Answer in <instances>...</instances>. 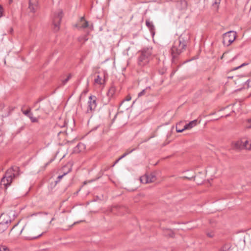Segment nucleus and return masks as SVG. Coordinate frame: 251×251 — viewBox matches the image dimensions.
<instances>
[{
    "mask_svg": "<svg viewBox=\"0 0 251 251\" xmlns=\"http://www.w3.org/2000/svg\"><path fill=\"white\" fill-rule=\"evenodd\" d=\"M115 92H116V88L114 86H112L109 88V89L107 93V95L109 99H110L114 96V95L115 93Z\"/></svg>",
    "mask_w": 251,
    "mask_h": 251,
    "instance_id": "nucleus-17",
    "label": "nucleus"
},
{
    "mask_svg": "<svg viewBox=\"0 0 251 251\" xmlns=\"http://www.w3.org/2000/svg\"><path fill=\"white\" fill-rule=\"evenodd\" d=\"M148 176H149V183L154 182L156 179L155 176L151 174V175Z\"/></svg>",
    "mask_w": 251,
    "mask_h": 251,
    "instance_id": "nucleus-24",
    "label": "nucleus"
},
{
    "mask_svg": "<svg viewBox=\"0 0 251 251\" xmlns=\"http://www.w3.org/2000/svg\"><path fill=\"white\" fill-rule=\"evenodd\" d=\"M146 25L149 28L152 36H153L155 34V27L153 23L150 21L149 19H147L146 20Z\"/></svg>",
    "mask_w": 251,
    "mask_h": 251,
    "instance_id": "nucleus-14",
    "label": "nucleus"
},
{
    "mask_svg": "<svg viewBox=\"0 0 251 251\" xmlns=\"http://www.w3.org/2000/svg\"><path fill=\"white\" fill-rule=\"evenodd\" d=\"M136 149L135 148H133L132 149H128L127 150L126 152H125V154H126V155H128L129 154H130V153H131L132 152H133V151H134L135 150H136Z\"/></svg>",
    "mask_w": 251,
    "mask_h": 251,
    "instance_id": "nucleus-28",
    "label": "nucleus"
},
{
    "mask_svg": "<svg viewBox=\"0 0 251 251\" xmlns=\"http://www.w3.org/2000/svg\"><path fill=\"white\" fill-rule=\"evenodd\" d=\"M236 33L230 31L224 33L223 35V43L224 46H229L235 39Z\"/></svg>",
    "mask_w": 251,
    "mask_h": 251,
    "instance_id": "nucleus-5",
    "label": "nucleus"
},
{
    "mask_svg": "<svg viewBox=\"0 0 251 251\" xmlns=\"http://www.w3.org/2000/svg\"><path fill=\"white\" fill-rule=\"evenodd\" d=\"M11 221L10 217L7 214L3 213L0 216V232L7 229Z\"/></svg>",
    "mask_w": 251,
    "mask_h": 251,
    "instance_id": "nucleus-6",
    "label": "nucleus"
},
{
    "mask_svg": "<svg viewBox=\"0 0 251 251\" xmlns=\"http://www.w3.org/2000/svg\"><path fill=\"white\" fill-rule=\"evenodd\" d=\"M97 98L95 96H90L89 97L88 108L91 110H94L97 106Z\"/></svg>",
    "mask_w": 251,
    "mask_h": 251,
    "instance_id": "nucleus-12",
    "label": "nucleus"
},
{
    "mask_svg": "<svg viewBox=\"0 0 251 251\" xmlns=\"http://www.w3.org/2000/svg\"><path fill=\"white\" fill-rule=\"evenodd\" d=\"M105 73L104 72L102 73L101 75H97L94 80L95 83L100 85L104 84L105 82Z\"/></svg>",
    "mask_w": 251,
    "mask_h": 251,
    "instance_id": "nucleus-13",
    "label": "nucleus"
},
{
    "mask_svg": "<svg viewBox=\"0 0 251 251\" xmlns=\"http://www.w3.org/2000/svg\"><path fill=\"white\" fill-rule=\"evenodd\" d=\"M80 22H83V23L80 26H78L77 25H76L75 26L78 27V28H85L88 27L89 23L85 19L84 16L80 18Z\"/></svg>",
    "mask_w": 251,
    "mask_h": 251,
    "instance_id": "nucleus-15",
    "label": "nucleus"
},
{
    "mask_svg": "<svg viewBox=\"0 0 251 251\" xmlns=\"http://www.w3.org/2000/svg\"><path fill=\"white\" fill-rule=\"evenodd\" d=\"M87 36L84 35L78 37V40L79 42L83 41L84 42L88 40Z\"/></svg>",
    "mask_w": 251,
    "mask_h": 251,
    "instance_id": "nucleus-23",
    "label": "nucleus"
},
{
    "mask_svg": "<svg viewBox=\"0 0 251 251\" xmlns=\"http://www.w3.org/2000/svg\"><path fill=\"white\" fill-rule=\"evenodd\" d=\"M2 135V132L0 130V136Z\"/></svg>",
    "mask_w": 251,
    "mask_h": 251,
    "instance_id": "nucleus-48",
    "label": "nucleus"
},
{
    "mask_svg": "<svg viewBox=\"0 0 251 251\" xmlns=\"http://www.w3.org/2000/svg\"><path fill=\"white\" fill-rule=\"evenodd\" d=\"M151 89L150 87H147L145 89L143 90L142 91H141L140 93H138V97H142L146 94H149L150 91Z\"/></svg>",
    "mask_w": 251,
    "mask_h": 251,
    "instance_id": "nucleus-18",
    "label": "nucleus"
},
{
    "mask_svg": "<svg viewBox=\"0 0 251 251\" xmlns=\"http://www.w3.org/2000/svg\"><path fill=\"white\" fill-rule=\"evenodd\" d=\"M231 247V246L230 244L226 243L220 249V251H228L230 249Z\"/></svg>",
    "mask_w": 251,
    "mask_h": 251,
    "instance_id": "nucleus-19",
    "label": "nucleus"
},
{
    "mask_svg": "<svg viewBox=\"0 0 251 251\" xmlns=\"http://www.w3.org/2000/svg\"><path fill=\"white\" fill-rule=\"evenodd\" d=\"M0 251H9V250L5 246H0Z\"/></svg>",
    "mask_w": 251,
    "mask_h": 251,
    "instance_id": "nucleus-29",
    "label": "nucleus"
},
{
    "mask_svg": "<svg viewBox=\"0 0 251 251\" xmlns=\"http://www.w3.org/2000/svg\"><path fill=\"white\" fill-rule=\"evenodd\" d=\"M3 14V8L1 5H0V18L2 16Z\"/></svg>",
    "mask_w": 251,
    "mask_h": 251,
    "instance_id": "nucleus-35",
    "label": "nucleus"
},
{
    "mask_svg": "<svg viewBox=\"0 0 251 251\" xmlns=\"http://www.w3.org/2000/svg\"><path fill=\"white\" fill-rule=\"evenodd\" d=\"M29 118L30 119L32 123H36L38 122V119L36 117H34L33 116L32 113L30 114V116L29 117Z\"/></svg>",
    "mask_w": 251,
    "mask_h": 251,
    "instance_id": "nucleus-25",
    "label": "nucleus"
},
{
    "mask_svg": "<svg viewBox=\"0 0 251 251\" xmlns=\"http://www.w3.org/2000/svg\"><path fill=\"white\" fill-rule=\"evenodd\" d=\"M126 156H127L126 155V154H125V153L119 158V159H122V158H124L125 157H126Z\"/></svg>",
    "mask_w": 251,
    "mask_h": 251,
    "instance_id": "nucleus-38",
    "label": "nucleus"
},
{
    "mask_svg": "<svg viewBox=\"0 0 251 251\" xmlns=\"http://www.w3.org/2000/svg\"><path fill=\"white\" fill-rule=\"evenodd\" d=\"M175 72H176V71L173 72L172 73V74H171V75H173L175 74Z\"/></svg>",
    "mask_w": 251,
    "mask_h": 251,
    "instance_id": "nucleus-50",
    "label": "nucleus"
},
{
    "mask_svg": "<svg viewBox=\"0 0 251 251\" xmlns=\"http://www.w3.org/2000/svg\"><path fill=\"white\" fill-rule=\"evenodd\" d=\"M38 8V0H29L28 9L29 12L32 13H35Z\"/></svg>",
    "mask_w": 251,
    "mask_h": 251,
    "instance_id": "nucleus-8",
    "label": "nucleus"
},
{
    "mask_svg": "<svg viewBox=\"0 0 251 251\" xmlns=\"http://www.w3.org/2000/svg\"><path fill=\"white\" fill-rule=\"evenodd\" d=\"M72 165L73 164L72 163L68 162L62 167V170H64L66 168H67V170L65 172H64L61 175H59L57 177V180H56V182L57 181H59L64 176H65V175H66L67 174H68V173L72 171Z\"/></svg>",
    "mask_w": 251,
    "mask_h": 251,
    "instance_id": "nucleus-10",
    "label": "nucleus"
},
{
    "mask_svg": "<svg viewBox=\"0 0 251 251\" xmlns=\"http://www.w3.org/2000/svg\"><path fill=\"white\" fill-rule=\"evenodd\" d=\"M248 64H249V63H242V64H241V65H239L238 66L236 67H234V68H233V69H232V71L236 70H237V69H239V68H241V67H243V66H246V65H248Z\"/></svg>",
    "mask_w": 251,
    "mask_h": 251,
    "instance_id": "nucleus-26",
    "label": "nucleus"
},
{
    "mask_svg": "<svg viewBox=\"0 0 251 251\" xmlns=\"http://www.w3.org/2000/svg\"><path fill=\"white\" fill-rule=\"evenodd\" d=\"M63 17V11L62 10H58L54 13L52 19V24L54 31H57L60 29V24Z\"/></svg>",
    "mask_w": 251,
    "mask_h": 251,
    "instance_id": "nucleus-4",
    "label": "nucleus"
},
{
    "mask_svg": "<svg viewBox=\"0 0 251 251\" xmlns=\"http://www.w3.org/2000/svg\"><path fill=\"white\" fill-rule=\"evenodd\" d=\"M54 160V158L50 159L48 163L46 164V166H47L49 164L51 163Z\"/></svg>",
    "mask_w": 251,
    "mask_h": 251,
    "instance_id": "nucleus-37",
    "label": "nucleus"
},
{
    "mask_svg": "<svg viewBox=\"0 0 251 251\" xmlns=\"http://www.w3.org/2000/svg\"><path fill=\"white\" fill-rule=\"evenodd\" d=\"M197 124V120H195L190 122L188 124H185L182 129L179 128V126H180L181 124H178L176 126V131L177 132H182L184 130L189 129L196 126Z\"/></svg>",
    "mask_w": 251,
    "mask_h": 251,
    "instance_id": "nucleus-7",
    "label": "nucleus"
},
{
    "mask_svg": "<svg viewBox=\"0 0 251 251\" xmlns=\"http://www.w3.org/2000/svg\"><path fill=\"white\" fill-rule=\"evenodd\" d=\"M13 31V29H11L10 32H12Z\"/></svg>",
    "mask_w": 251,
    "mask_h": 251,
    "instance_id": "nucleus-53",
    "label": "nucleus"
},
{
    "mask_svg": "<svg viewBox=\"0 0 251 251\" xmlns=\"http://www.w3.org/2000/svg\"><path fill=\"white\" fill-rule=\"evenodd\" d=\"M71 75L70 74L66 78H65V79H64L63 81H62V83L63 85H65L68 81L71 78Z\"/></svg>",
    "mask_w": 251,
    "mask_h": 251,
    "instance_id": "nucleus-27",
    "label": "nucleus"
},
{
    "mask_svg": "<svg viewBox=\"0 0 251 251\" xmlns=\"http://www.w3.org/2000/svg\"><path fill=\"white\" fill-rule=\"evenodd\" d=\"M250 81V80L249 79H248V80H246V81L244 82V83H245V84H247L248 85H249V84Z\"/></svg>",
    "mask_w": 251,
    "mask_h": 251,
    "instance_id": "nucleus-39",
    "label": "nucleus"
},
{
    "mask_svg": "<svg viewBox=\"0 0 251 251\" xmlns=\"http://www.w3.org/2000/svg\"><path fill=\"white\" fill-rule=\"evenodd\" d=\"M25 127L24 126H22L20 127V130H23L24 129Z\"/></svg>",
    "mask_w": 251,
    "mask_h": 251,
    "instance_id": "nucleus-46",
    "label": "nucleus"
},
{
    "mask_svg": "<svg viewBox=\"0 0 251 251\" xmlns=\"http://www.w3.org/2000/svg\"><path fill=\"white\" fill-rule=\"evenodd\" d=\"M22 112L26 116L29 117L30 115V114H32V113L30 112V109H28L26 110H24L23 109H21Z\"/></svg>",
    "mask_w": 251,
    "mask_h": 251,
    "instance_id": "nucleus-21",
    "label": "nucleus"
},
{
    "mask_svg": "<svg viewBox=\"0 0 251 251\" xmlns=\"http://www.w3.org/2000/svg\"><path fill=\"white\" fill-rule=\"evenodd\" d=\"M248 125L247 126V128H251V119H249L247 120Z\"/></svg>",
    "mask_w": 251,
    "mask_h": 251,
    "instance_id": "nucleus-34",
    "label": "nucleus"
},
{
    "mask_svg": "<svg viewBox=\"0 0 251 251\" xmlns=\"http://www.w3.org/2000/svg\"><path fill=\"white\" fill-rule=\"evenodd\" d=\"M179 129H181V127H179Z\"/></svg>",
    "mask_w": 251,
    "mask_h": 251,
    "instance_id": "nucleus-56",
    "label": "nucleus"
},
{
    "mask_svg": "<svg viewBox=\"0 0 251 251\" xmlns=\"http://www.w3.org/2000/svg\"><path fill=\"white\" fill-rule=\"evenodd\" d=\"M227 53V52H225L223 53V54L222 55V56L221 57V59H223L224 57V56Z\"/></svg>",
    "mask_w": 251,
    "mask_h": 251,
    "instance_id": "nucleus-42",
    "label": "nucleus"
},
{
    "mask_svg": "<svg viewBox=\"0 0 251 251\" xmlns=\"http://www.w3.org/2000/svg\"><path fill=\"white\" fill-rule=\"evenodd\" d=\"M182 177L184 178L188 179L189 180H191L192 179L194 178V180L199 185L201 184V181H198L197 180L198 177H196L195 173L192 171H188L185 173V175L182 176Z\"/></svg>",
    "mask_w": 251,
    "mask_h": 251,
    "instance_id": "nucleus-11",
    "label": "nucleus"
},
{
    "mask_svg": "<svg viewBox=\"0 0 251 251\" xmlns=\"http://www.w3.org/2000/svg\"><path fill=\"white\" fill-rule=\"evenodd\" d=\"M44 232H43L41 234H40L39 235H38V236H36V237H32L31 239H36L38 237L42 236L43 234H44Z\"/></svg>",
    "mask_w": 251,
    "mask_h": 251,
    "instance_id": "nucleus-40",
    "label": "nucleus"
},
{
    "mask_svg": "<svg viewBox=\"0 0 251 251\" xmlns=\"http://www.w3.org/2000/svg\"><path fill=\"white\" fill-rule=\"evenodd\" d=\"M221 0H215V2L213 3V6H215L216 7H218V4L220 3Z\"/></svg>",
    "mask_w": 251,
    "mask_h": 251,
    "instance_id": "nucleus-31",
    "label": "nucleus"
},
{
    "mask_svg": "<svg viewBox=\"0 0 251 251\" xmlns=\"http://www.w3.org/2000/svg\"><path fill=\"white\" fill-rule=\"evenodd\" d=\"M41 101V100H39L38 101H37L36 102V103H35V105L37 104L38 103V102L40 101Z\"/></svg>",
    "mask_w": 251,
    "mask_h": 251,
    "instance_id": "nucleus-47",
    "label": "nucleus"
},
{
    "mask_svg": "<svg viewBox=\"0 0 251 251\" xmlns=\"http://www.w3.org/2000/svg\"><path fill=\"white\" fill-rule=\"evenodd\" d=\"M250 144H249V141L248 140H246L245 141H243V145H246V146H249V145Z\"/></svg>",
    "mask_w": 251,
    "mask_h": 251,
    "instance_id": "nucleus-36",
    "label": "nucleus"
},
{
    "mask_svg": "<svg viewBox=\"0 0 251 251\" xmlns=\"http://www.w3.org/2000/svg\"><path fill=\"white\" fill-rule=\"evenodd\" d=\"M131 97L130 95H127L126 97V99L122 101V102H121V104H122L126 101H130L131 100Z\"/></svg>",
    "mask_w": 251,
    "mask_h": 251,
    "instance_id": "nucleus-30",
    "label": "nucleus"
},
{
    "mask_svg": "<svg viewBox=\"0 0 251 251\" xmlns=\"http://www.w3.org/2000/svg\"><path fill=\"white\" fill-rule=\"evenodd\" d=\"M152 47H146L139 50L137 53V63L140 67L148 66L152 59Z\"/></svg>",
    "mask_w": 251,
    "mask_h": 251,
    "instance_id": "nucleus-2",
    "label": "nucleus"
},
{
    "mask_svg": "<svg viewBox=\"0 0 251 251\" xmlns=\"http://www.w3.org/2000/svg\"><path fill=\"white\" fill-rule=\"evenodd\" d=\"M243 140H238L235 143H233V148L234 149L241 150L243 149H247V150H251V144L249 145V146H246V145H243Z\"/></svg>",
    "mask_w": 251,
    "mask_h": 251,
    "instance_id": "nucleus-9",
    "label": "nucleus"
},
{
    "mask_svg": "<svg viewBox=\"0 0 251 251\" xmlns=\"http://www.w3.org/2000/svg\"><path fill=\"white\" fill-rule=\"evenodd\" d=\"M53 220H54V218H52L51 219V220L50 221V223H51V222L52 221H53Z\"/></svg>",
    "mask_w": 251,
    "mask_h": 251,
    "instance_id": "nucleus-51",
    "label": "nucleus"
},
{
    "mask_svg": "<svg viewBox=\"0 0 251 251\" xmlns=\"http://www.w3.org/2000/svg\"><path fill=\"white\" fill-rule=\"evenodd\" d=\"M180 3L182 5V9H185L187 6V2L185 0H181L179 1Z\"/></svg>",
    "mask_w": 251,
    "mask_h": 251,
    "instance_id": "nucleus-22",
    "label": "nucleus"
},
{
    "mask_svg": "<svg viewBox=\"0 0 251 251\" xmlns=\"http://www.w3.org/2000/svg\"><path fill=\"white\" fill-rule=\"evenodd\" d=\"M93 180H90V181H85L84 182H83V184L84 185H85L86 184H87L88 182H92Z\"/></svg>",
    "mask_w": 251,
    "mask_h": 251,
    "instance_id": "nucleus-41",
    "label": "nucleus"
},
{
    "mask_svg": "<svg viewBox=\"0 0 251 251\" xmlns=\"http://www.w3.org/2000/svg\"><path fill=\"white\" fill-rule=\"evenodd\" d=\"M188 40L189 38L187 35L181 34L174 41L171 50L173 63H176L178 56L185 50Z\"/></svg>",
    "mask_w": 251,
    "mask_h": 251,
    "instance_id": "nucleus-1",
    "label": "nucleus"
},
{
    "mask_svg": "<svg viewBox=\"0 0 251 251\" xmlns=\"http://www.w3.org/2000/svg\"><path fill=\"white\" fill-rule=\"evenodd\" d=\"M65 122H64L63 125L62 126H60L59 125H56L55 126V128L56 129H57V128H58L59 127L62 128V129L61 130H60V131H58V132H57L58 136H59L61 134L65 135V134H66V129L65 128Z\"/></svg>",
    "mask_w": 251,
    "mask_h": 251,
    "instance_id": "nucleus-16",
    "label": "nucleus"
},
{
    "mask_svg": "<svg viewBox=\"0 0 251 251\" xmlns=\"http://www.w3.org/2000/svg\"><path fill=\"white\" fill-rule=\"evenodd\" d=\"M67 170V168H66L64 170H61V171H62V174L63 173V172H65V171H66Z\"/></svg>",
    "mask_w": 251,
    "mask_h": 251,
    "instance_id": "nucleus-45",
    "label": "nucleus"
},
{
    "mask_svg": "<svg viewBox=\"0 0 251 251\" xmlns=\"http://www.w3.org/2000/svg\"><path fill=\"white\" fill-rule=\"evenodd\" d=\"M196 177H198V178L197 179V181H201V183L202 182V181H203L202 180H200V179H199V176H196Z\"/></svg>",
    "mask_w": 251,
    "mask_h": 251,
    "instance_id": "nucleus-43",
    "label": "nucleus"
},
{
    "mask_svg": "<svg viewBox=\"0 0 251 251\" xmlns=\"http://www.w3.org/2000/svg\"><path fill=\"white\" fill-rule=\"evenodd\" d=\"M83 144H78L77 145V146H78V147H79V146H83Z\"/></svg>",
    "mask_w": 251,
    "mask_h": 251,
    "instance_id": "nucleus-49",
    "label": "nucleus"
},
{
    "mask_svg": "<svg viewBox=\"0 0 251 251\" xmlns=\"http://www.w3.org/2000/svg\"><path fill=\"white\" fill-rule=\"evenodd\" d=\"M206 235L208 237H209L210 238H212L215 235L213 231L207 232Z\"/></svg>",
    "mask_w": 251,
    "mask_h": 251,
    "instance_id": "nucleus-32",
    "label": "nucleus"
},
{
    "mask_svg": "<svg viewBox=\"0 0 251 251\" xmlns=\"http://www.w3.org/2000/svg\"><path fill=\"white\" fill-rule=\"evenodd\" d=\"M140 181L142 183H149L148 175H145L140 177Z\"/></svg>",
    "mask_w": 251,
    "mask_h": 251,
    "instance_id": "nucleus-20",
    "label": "nucleus"
},
{
    "mask_svg": "<svg viewBox=\"0 0 251 251\" xmlns=\"http://www.w3.org/2000/svg\"><path fill=\"white\" fill-rule=\"evenodd\" d=\"M83 93H87V91H83Z\"/></svg>",
    "mask_w": 251,
    "mask_h": 251,
    "instance_id": "nucleus-54",
    "label": "nucleus"
},
{
    "mask_svg": "<svg viewBox=\"0 0 251 251\" xmlns=\"http://www.w3.org/2000/svg\"><path fill=\"white\" fill-rule=\"evenodd\" d=\"M24 229V228L21 230V232L23 231V230Z\"/></svg>",
    "mask_w": 251,
    "mask_h": 251,
    "instance_id": "nucleus-55",
    "label": "nucleus"
},
{
    "mask_svg": "<svg viewBox=\"0 0 251 251\" xmlns=\"http://www.w3.org/2000/svg\"><path fill=\"white\" fill-rule=\"evenodd\" d=\"M168 235L170 237H174L175 236V234L173 231L171 230H168Z\"/></svg>",
    "mask_w": 251,
    "mask_h": 251,
    "instance_id": "nucleus-33",
    "label": "nucleus"
},
{
    "mask_svg": "<svg viewBox=\"0 0 251 251\" xmlns=\"http://www.w3.org/2000/svg\"><path fill=\"white\" fill-rule=\"evenodd\" d=\"M120 160V159H119V158L117 160H116V161L113 165H114L115 164L117 163Z\"/></svg>",
    "mask_w": 251,
    "mask_h": 251,
    "instance_id": "nucleus-44",
    "label": "nucleus"
},
{
    "mask_svg": "<svg viewBox=\"0 0 251 251\" xmlns=\"http://www.w3.org/2000/svg\"><path fill=\"white\" fill-rule=\"evenodd\" d=\"M40 109V106H39L37 109H36V110H38Z\"/></svg>",
    "mask_w": 251,
    "mask_h": 251,
    "instance_id": "nucleus-52",
    "label": "nucleus"
},
{
    "mask_svg": "<svg viewBox=\"0 0 251 251\" xmlns=\"http://www.w3.org/2000/svg\"><path fill=\"white\" fill-rule=\"evenodd\" d=\"M20 168L19 167L14 166L8 169L5 172L4 176L2 177L0 185L6 189L10 185L12 180L15 177L19 175Z\"/></svg>",
    "mask_w": 251,
    "mask_h": 251,
    "instance_id": "nucleus-3",
    "label": "nucleus"
}]
</instances>
